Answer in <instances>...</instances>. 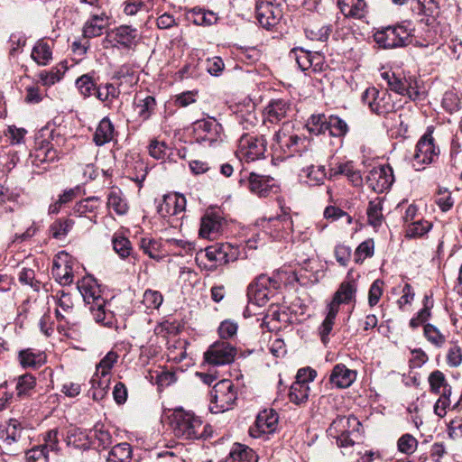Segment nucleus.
Here are the masks:
<instances>
[{"label": "nucleus", "mask_w": 462, "mask_h": 462, "mask_svg": "<svg viewBox=\"0 0 462 462\" xmlns=\"http://www.w3.org/2000/svg\"><path fill=\"white\" fill-rule=\"evenodd\" d=\"M428 221L417 220L407 225L406 236L409 238L420 237L430 229Z\"/></svg>", "instance_id": "nucleus-59"}, {"label": "nucleus", "mask_w": 462, "mask_h": 462, "mask_svg": "<svg viewBox=\"0 0 462 462\" xmlns=\"http://www.w3.org/2000/svg\"><path fill=\"white\" fill-rule=\"evenodd\" d=\"M418 440L409 433L403 434L397 441V448L401 453L411 455L415 452Z\"/></svg>", "instance_id": "nucleus-60"}, {"label": "nucleus", "mask_w": 462, "mask_h": 462, "mask_svg": "<svg viewBox=\"0 0 462 462\" xmlns=\"http://www.w3.org/2000/svg\"><path fill=\"white\" fill-rule=\"evenodd\" d=\"M119 88L111 83H106L104 86L97 87L96 97L102 102H111L120 96Z\"/></svg>", "instance_id": "nucleus-56"}, {"label": "nucleus", "mask_w": 462, "mask_h": 462, "mask_svg": "<svg viewBox=\"0 0 462 462\" xmlns=\"http://www.w3.org/2000/svg\"><path fill=\"white\" fill-rule=\"evenodd\" d=\"M281 3L271 0H257L255 4V17L259 23L266 29L274 26L282 17Z\"/></svg>", "instance_id": "nucleus-14"}, {"label": "nucleus", "mask_w": 462, "mask_h": 462, "mask_svg": "<svg viewBox=\"0 0 462 462\" xmlns=\"http://www.w3.org/2000/svg\"><path fill=\"white\" fill-rule=\"evenodd\" d=\"M35 386L36 378L32 374H24L20 375L16 383L17 396L20 398L30 396Z\"/></svg>", "instance_id": "nucleus-44"}, {"label": "nucleus", "mask_w": 462, "mask_h": 462, "mask_svg": "<svg viewBox=\"0 0 462 462\" xmlns=\"http://www.w3.org/2000/svg\"><path fill=\"white\" fill-rule=\"evenodd\" d=\"M367 179L374 191L383 192L393 183V169L389 165L374 168L370 171Z\"/></svg>", "instance_id": "nucleus-18"}, {"label": "nucleus", "mask_w": 462, "mask_h": 462, "mask_svg": "<svg viewBox=\"0 0 462 462\" xmlns=\"http://www.w3.org/2000/svg\"><path fill=\"white\" fill-rule=\"evenodd\" d=\"M101 200L98 197H88L79 202H78L74 208L73 211L75 214L79 216H83L88 213L95 212L97 208L100 206Z\"/></svg>", "instance_id": "nucleus-50"}, {"label": "nucleus", "mask_w": 462, "mask_h": 462, "mask_svg": "<svg viewBox=\"0 0 462 462\" xmlns=\"http://www.w3.org/2000/svg\"><path fill=\"white\" fill-rule=\"evenodd\" d=\"M75 84L80 95L85 98L92 95L96 96L97 89V83L89 74H84L78 78Z\"/></svg>", "instance_id": "nucleus-42"}, {"label": "nucleus", "mask_w": 462, "mask_h": 462, "mask_svg": "<svg viewBox=\"0 0 462 462\" xmlns=\"http://www.w3.org/2000/svg\"><path fill=\"white\" fill-rule=\"evenodd\" d=\"M113 249L121 259H126L132 255L133 247L130 240L125 236L114 235L112 239Z\"/></svg>", "instance_id": "nucleus-47"}, {"label": "nucleus", "mask_w": 462, "mask_h": 462, "mask_svg": "<svg viewBox=\"0 0 462 462\" xmlns=\"http://www.w3.org/2000/svg\"><path fill=\"white\" fill-rule=\"evenodd\" d=\"M348 125L341 117L331 115L328 117V131L334 137H344L348 132Z\"/></svg>", "instance_id": "nucleus-46"}, {"label": "nucleus", "mask_w": 462, "mask_h": 462, "mask_svg": "<svg viewBox=\"0 0 462 462\" xmlns=\"http://www.w3.org/2000/svg\"><path fill=\"white\" fill-rule=\"evenodd\" d=\"M337 5L346 17L361 19L367 12L365 0H337Z\"/></svg>", "instance_id": "nucleus-30"}, {"label": "nucleus", "mask_w": 462, "mask_h": 462, "mask_svg": "<svg viewBox=\"0 0 462 462\" xmlns=\"http://www.w3.org/2000/svg\"><path fill=\"white\" fill-rule=\"evenodd\" d=\"M149 154L156 160H174V152L164 141L153 139L148 146Z\"/></svg>", "instance_id": "nucleus-37"}, {"label": "nucleus", "mask_w": 462, "mask_h": 462, "mask_svg": "<svg viewBox=\"0 0 462 462\" xmlns=\"http://www.w3.org/2000/svg\"><path fill=\"white\" fill-rule=\"evenodd\" d=\"M267 141L263 134L244 133L238 139L236 156L245 162H252L264 158Z\"/></svg>", "instance_id": "nucleus-4"}, {"label": "nucleus", "mask_w": 462, "mask_h": 462, "mask_svg": "<svg viewBox=\"0 0 462 462\" xmlns=\"http://www.w3.org/2000/svg\"><path fill=\"white\" fill-rule=\"evenodd\" d=\"M109 25V16L106 13L91 14L85 22L82 35L86 39L98 37Z\"/></svg>", "instance_id": "nucleus-20"}, {"label": "nucleus", "mask_w": 462, "mask_h": 462, "mask_svg": "<svg viewBox=\"0 0 462 462\" xmlns=\"http://www.w3.org/2000/svg\"><path fill=\"white\" fill-rule=\"evenodd\" d=\"M172 428L176 437L195 439L202 435V421L191 411L178 409L173 413Z\"/></svg>", "instance_id": "nucleus-5"}, {"label": "nucleus", "mask_w": 462, "mask_h": 462, "mask_svg": "<svg viewBox=\"0 0 462 462\" xmlns=\"http://www.w3.org/2000/svg\"><path fill=\"white\" fill-rule=\"evenodd\" d=\"M349 420L350 419L346 417H337L331 422L328 430V434L336 439L337 444L340 448H349L355 445V440L350 438L349 431L341 429L345 428V422L349 423Z\"/></svg>", "instance_id": "nucleus-27"}, {"label": "nucleus", "mask_w": 462, "mask_h": 462, "mask_svg": "<svg viewBox=\"0 0 462 462\" xmlns=\"http://www.w3.org/2000/svg\"><path fill=\"white\" fill-rule=\"evenodd\" d=\"M224 219L216 213H206L200 219L199 235L202 238L216 239L221 233Z\"/></svg>", "instance_id": "nucleus-19"}, {"label": "nucleus", "mask_w": 462, "mask_h": 462, "mask_svg": "<svg viewBox=\"0 0 462 462\" xmlns=\"http://www.w3.org/2000/svg\"><path fill=\"white\" fill-rule=\"evenodd\" d=\"M210 411L221 413L231 410L237 399V392L230 380L217 382L211 391Z\"/></svg>", "instance_id": "nucleus-7"}, {"label": "nucleus", "mask_w": 462, "mask_h": 462, "mask_svg": "<svg viewBox=\"0 0 462 462\" xmlns=\"http://www.w3.org/2000/svg\"><path fill=\"white\" fill-rule=\"evenodd\" d=\"M107 207L112 208L117 215H125L128 210L125 199L122 197L119 189H112L107 195Z\"/></svg>", "instance_id": "nucleus-41"}, {"label": "nucleus", "mask_w": 462, "mask_h": 462, "mask_svg": "<svg viewBox=\"0 0 462 462\" xmlns=\"http://www.w3.org/2000/svg\"><path fill=\"white\" fill-rule=\"evenodd\" d=\"M18 361L24 369H35L42 366L46 362V356L40 350L26 348L19 351Z\"/></svg>", "instance_id": "nucleus-29"}, {"label": "nucleus", "mask_w": 462, "mask_h": 462, "mask_svg": "<svg viewBox=\"0 0 462 462\" xmlns=\"http://www.w3.org/2000/svg\"><path fill=\"white\" fill-rule=\"evenodd\" d=\"M44 444L40 446L49 453V451H59V431L58 429L48 430L43 437Z\"/></svg>", "instance_id": "nucleus-63"}, {"label": "nucleus", "mask_w": 462, "mask_h": 462, "mask_svg": "<svg viewBox=\"0 0 462 462\" xmlns=\"http://www.w3.org/2000/svg\"><path fill=\"white\" fill-rule=\"evenodd\" d=\"M197 141L200 143L213 144L221 142L223 137L222 125L213 117L199 120L194 125Z\"/></svg>", "instance_id": "nucleus-13"}, {"label": "nucleus", "mask_w": 462, "mask_h": 462, "mask_svg": "<svg viewBox=\"0 0 462 462\" xmlns=\"http://www.w3.org/2000/svg\"><path fill=\"white\" fill-rule=\"evenodd\" d=\"M74 222L71 219H58L50 226V232L56 239L64 238L72 228Z\"/></svg>", "instance_id": "nucleus-55"}, {"label": "nucleus", "mask_w": 462, "mask_h": 462, "mask_svg": "<svg viewBox=\"0 0 462 462\" xmlns=\"http://www.w3.org/2000/svg\"><path fill=\"white\" fill-rule=\"evenodd\" d=\"M361 98L363 103L378 116H386L395 109V104L387 90H378L374 87H370L364 91Z\"/></svg>", "instance_id": "nucleus-8"}, {"label": "nucleus", "mask_w": 462, "mask_h": 462, "mask_svg": "<svg viewBox=\"0 0 462 462\" xmlns=\"http://www.w3.org/2000/svg\"><path fill=\"white\" fill-rule=\"evenodd\" d=\"M237 350L230 342L218 340L204 353L205 361L213 365H225L234 362Z\"/></svg>", "instance_id": "nucleus-12"}, {"label": "nucleus", "mask_w": 462, "mask_h": 462, "mask_svg": "<svg viewBox=\"0 0 462 462\" xmlns=\"http://www.w3.org/2000/svg\"><path fill=\"white\" fill-rule=\"evenodd\" d=\"M423 334L427 340L437 347H441L446 342V337L432 324L424 325Z\"/></svg>", "instance_id": "nucleus-57"}, {"label": "nucleus", "mask_w": 462, "mask_h": 462, "mask_svg": "<svg viewBox=\"0 0 462 462\" xmlns=\"http://www.w3.org/2000/svg\"><path fill=\"white\" fill-rule=\"evenodd\" d=\"M367 221L368 224L374 227H379L383 224V199L376 197L369 201L367 209Z\"/></svg>", "instance_id": "nucleus-36"}, {"label": "nucleus", "mask_w": 462, "mask_h": 462, "mask_svg": "<svg viewBox=\"0 0 462 462\" xmlns=\"http://www.w3.org/2000/svg\"><path fill=\"white\" fill-rule=\"evenodd\" d=\"M88 433L77 427H70L67 430L65 441L68 446L77 448L88 449L90 446Z\"/></svg>", "instance_id": "nucleus-33"}, {"label": "nucleus", "mask_w": 462, "mask_h": 462, "mask_svg": "<svg viewBox=\"0 0 462 462\" xmlns=\"http://www.w3.org/2000/svg\"><path fill=\"white\" fill-rule=\"evenodd\" d=\"M115 128L107 117H104L98 124L93 136V141L98 146L109 143L113 139Z\"/></svg>", "instance_id": "nucleus-34"}, {"label": "nucleus", "mask_w": 462, "mask_h": 462, "mask_svg": "<svg viewBox=\"0 0 462 462\" xmlns=\"http://www.w3.org/2000/svg\"><path fill=\"white\" fill-rule=\"evenodd\" d=\"M163 302V296L159 291L147 289L143 295L142 304L146 310H158Z\"/></svg>", "instance_id": "nucleus-53"}, {"label": "nucleus", "mask_w": 462, "mask_h": 462, "mask_svg": "<svg viewBox=\"0 0 462 462\" xmlns=\"http://www.w3.org/2000/svg\"><path fill=\"white\" fill-rule=\"evenodd\" d=\"M32 58L41 66L49 64L52 60V51L49 43L44 40L38 41L32 49Z\"/></svg>", "instance_id": "nucleus-38"}, {"label": "nucleus", "mask_w": 462, "mask_h": 462, "mask_svg": "<svg viewBox=\"0 0 462 462\" xmlns=\"http://www.w3.org/2000/svg\"><path fill=\"white\" fill-rule=\"evenodd\" d=\"M305 143H309L306 138L287 132L284 129H280L273 136L272 149L274 152L281 153L285 158L292 157L296 154H299L300 157L303 155L312 157V152L306 148Z\"/></svg>", "instance_id": "nucleus-2"}, {"label": "nucleus", "mask_w": 462, "mask_h": 462, "mask_svg": "<svg viewBox=\"0 0 462 462\" xmlns=\"http://www.w3.org/2000/svg\"><path fill=\"white\" fill-rule=\"evenodd\" d=\"M412 30L405 24L383 27L374 33V40L382 49L402 48L411 42Z\"/></svg>", "instance_id": "nucleus-3"}, {"label": "nucleus", "mask_w": 462, "mask_h": 462, "mask_svg": "<svg viewBox=\"0 0 462 462\" xmlns=\"http://www.w3.org/2000/svg\"><path fill=\"white\" fill-rule=\"evenodd\" d=\"M356 379V371L346 367L344 364L336 365L329 375V382L337 388H347Z\"/></svg>", "instance_id": "nucleus-26"}, {"label": "nucleus", "mask_w": 462, "mask_h": 462, "mask_svg": "<svg viewBox=\"0 0 462 462\" xmlns=\"http://www.w3.org/2000/svg\"><path fill=\"white\" fill-rule=\"evenodd\" d=\"M230 457L234 461H256V454L254 451L242 444H236L230 451Z\"/></svg>", "instance_id": "nucleus-51"}, {"label": "nucleus", "mask_w": 462, "mask_h": 462, "mask_svg": "<svg viewBox=\"0 0 462 462\" xmlns=\"http://www.w3.org/2000/svg\"><path fill=\"white\" fill-rule=\"evenodd\" d=\"M309 393V384L295 381L290 388L289 399L291 402L300 405L307 402Z\"/></svg>", "instance_id": "nucleus-40"}, {"label": "nucleus", "mask_w": 462, "mask_h": 462, "mask_svg": "<svg viewBox=\"0 0 462 462\" xmlns=\"http://www.w3.org/2000/svg\"><path fill=\"white\" fill-rule=\"evenodd\" d=\"M292 112V104L285 98L272 99L264 108L263 122L276 124L290 116Z\"/></svg>", "instance_id": "nucleus-16"}, {"label": "nucleus", "mask_w": 462, "mask_h": 462, "mask_svg": "<svg viewBox=\"0 0 462 462\" xmlns=\"http://www.w3.org/2000/svg\"><path fill=\"white\" fill-rule=\"evenodd\" d=\"M69 255L67 253L59 254L53 260L51 273L60 284H69L73 281L71 267L68 264Z\"/></svg>", "instance_id": "nucleus-25"}, {"label": "nucleus", "mask_w": 462, "mask_h": 462, "mask_svg": "<svg viewBox=\"0 0 462 462\" xmlns=\"http://www.w3.org/2000/svg\"><path fill=\"white\" fill-rule=\"evenodd\" d=\"M356 283L354 280L344 281L335 292L331 302L328 305L339 311L341 304H347L356 300Z\"/></svg>", "instance_id": "nucleus-28"}, {"label": "nucleus", "mask_w": 462, "mask_h": 462, "mask_svg": "<svg viewBox=\"0 0 462 462\" xmlns=\"http://www.w3.org/2000/svg\"><path fill=\"white\" fill-rule=\"evenodd\" d=\"M239 255V247L230 243L215 244L206 248V257L211 263L209 269L233 263Z\"/></svg>", "instance_id": "nucleus-10"}, {"label": "nucleus", "mask_w": 462, "mask_h": 462, "mask_svg": "<svg viewBox=\"0 0 462 462\" xmlns=\"http://www.w3.org/2000/svg\"><path fill=\"white\" fill-rule=\"evenodd\" d=\"M237 323L230 319L222 321L218 327V334L222 340L231 339L237 333Z\"/></svg>", "instance_id": "nucleus-64"}, {"label": "nucleus", "mask_w": 462, "mask_h": 462, "mask_svg": "<svg viewBox=\"0 0 462 462\" xmlns=\"http://www.w3.org/2000/svg\"><path fill=\"white\" fill-rule=\"evenodd\" d=\"M117 353L109 351L97 365L96 371L97 372V375L101 374L104 377L108 376L114 365L117 362Z\"/></svg>", "instance_id": "nucleus-58"}, {"label": "nucleus", "mask_w": 462, "mask_h": 462, "mask_svg": "<svg viewBox=\"0 0 462 462\" xmlns=\"http://www.w3.org/2000/svg\"><path fill=\"white\" fill-rule=\"evenodd\" d=\"M278 424V415L273 410H263L255 420L254 425L250 428V435L260 438L263 434H270L275 431Z\"/></svg>", "instance_id": "nucleus-15"}, {"label": "nucleus", "mask_w": 462, "mask_h": 462, "mask_svg": "<svg viewBox=\"0 0 462 462\" xmlns=\"http://www.w3.org/2000/svg\"><path fill=\"white\" fill-rule=\"evenodd\" d=\"M187 18L196 25L210 26L217 23L218 16L212 11L194 7L187 13Z\"/></svg>", "instance_id": "nucleus-32"}, {"label": "nucleus", "mask_w": 462, "mask_h": 462, "mask_svg": "<svg viewBox=\"0 0 462 462\" xmlns=\"http://www.w3.org/2000/svg\"><path fill=\"white\" fill-rule=\"evenodd\" d=\"M301 178H305V182L310 186H319L323 184L327 178L324 166L310 165L301 170Z\"/></svg>", "instance_id": "nucleus-35"}, {"label": "nucleus", "mask_w": 462, "mask_h": 462, "mask_svg": "<svg viewBox=\"0 0 462 462\" xmlns=\"http://www.w3.org/2000/svg\"><path fill=\"white\" fill-rule=\"evenodd\" d=\"M248 188L259 197H267L277 187L273 178L251 172L248 177Z\"/></svg>", "instance_id": "nucleus-21"}, {"label": "nucleus", "mask_w": 462, "mask_h": 462, "mask_svg": "<svg viewBox=\"0 0 462 462\" xmlns=\"http://www.w3.org/2000/svg\"><path fill=\"white\" fill-rule=\"evenodd\" d=\"M271 235L276 239H286L293 231L292 219L288 213H282L269 219Z\"/></svg>", "instance_id": "nucleus-23"}, {"label": "nucleus", "mask_w": 462, "mask_h": 462, "mask_svg": "<svg viewBox=\"0 0 462 462\" xmlns=\"http://www.w3.org/2000/svg\"><path fill=\"white\" fill-rule=\"evenodd\" d=\"M134 106L139 118L146 121L155 109L156 100L152 96L139 93L135 95Z\"/></svg>", "instance_id": "nucleus-31"}, {"label": "nucleus", "mask_w": 462, "mask_h": 462, "mask_svg": "<svg viewBox=\"0 0 462 462\" xmlns=\"http://www.w3.org/2000/svg\"><path fill=\"white\" fill-rule=\"evenodd\" d=\"M337 313L338 310L333 309V307L328 306L327 315L319 328L320 338L324 344H327L328 342V336L333 328Z\"/></svg>", "instance_id": "nucleus-43"}, {"label": "nucleus", "mask_w": 462, "mask_h": 462, "mask_svg": "<svg viewBox=\"0 0 462 462\" xmlns=\"http://www.w3.org/2000/svg\"><path fill=\"white\" fill-rule=\"evenodd\" d=\"M138 245L140 249L151 259L157 261L161 259L160 255L158 254L161 248V243L158 240L150 236H145L139 240Z\"/></svg>", "instance_id": "nucleus-48"}, {"label": "nucleus", "mask_w": 462, "mask_h": 462, "mask_svg": "<svg viewBox=\"0 0 462 462\" xmlns=\"http://www.w3.org/2000/svg\"><path fill=\"white\" fill-rule=\"evenodd\" d=\"M310 134L319 135L328 131V117L324 114L312 115L306 123Z\"/></svg>", "instance_id": "nucleus-45"}, {"label": "nucleus", "mask_w": 462, "mask_h": 462, "mask_svg": "<svg viewBox=\"0 0 462 462\" xmlns=\"http://www.w3.org/2000/svg\"><path fill=\"white\" fill-rule=\"evenodd\" d=\"M109 382V375L106 377H104L101 374L97 375V372L96 371L95 374L92 376L90 380V383L92 385V388L94 389V399H101L104 397V395L106 394V390L108 388Z\"/></svg>", "instance_id": "nucleus-54"}, {"label": "nucleus", "mask_w": 462, "mask_h": 462, "mask_svg": "<svg viewBox=\"0 0 462 462\" xmlns=\"http://www.w3.org/2000/svg\"><path fill=\"white\" fill-rule=\"evenodd\" d=\"M439 154V149L435 145L432 135L426 133L416 144L413 167L416 171H420L425 165L434 162Z\"/></svg>", "instance_id": "nucleus-11"}, {"label": "nucleus", "mask_w": 462, "mask_h": 462, "mask_svg": "<svg viewBox=\"0 0 462 462\" xmlns=\"http://www.w3.org/2000/svg\"><path fill=\"white\" fill-rule=\"evenodd\" d=\"M78 289L84 301L89 305V310L97 323L104 327L113 328L116 319L107 306L109 303L102 297L99 286L90 276L84 277L78 282Z\"/></svg>", "instance_id": "nucleus-1"}, {"label": "nucleus", "mask_w": 462, "mask_h": 462, "mask_svg": "<svg viewBox=\"0 0 462 462\" xmlns=\"http://www.w3.org/2000/svg\"><path fill=\"white\" fill-rule=\"evenodd\" d=\"M439 4L435 0H419L413 7V11L419 15L434 18L439 14Z\"/></svg>", "instance_id": "nucleus-49"}, {"label": "nucleus", "mask_w": 462, "mask_h": 462, "mask_svg": "<svg viewBox=\"0 0 462 462\" xmlns=\"http://www.w3.org/2000/svg\"><path fill=\"white\" fill-rule=\"evenodd\" d=\"M382 78L386 81L392 91L401 96H406L411 100H417L420 97L418 80L415 77H405L394 72L385 71L382 73Z\"/></svg>", "instance_id": "nucleus-9"}, {"label": "nucleus", "mask_w": 462, "mask_h": 462, "mask_svg": "<svg viewBox=\"0 0 462 462\" xmlns=\"http://www.w3.org/2000/svg\"><path fill=\"white\" fill-rule=\"evenodd\" d=\"M23 429L21 421L16 419H10L5 430L0 431V439L6 448L5 453L14 455L15 450L12 448V445L20 440Z\"/></svg>", "instance_id": "nucleus-24"}, {"label": "nucleus", "mask_w": 462, "mask_h": 462, "mask_svg": "<svg viewBox=\"0 0 462 462\" xmlns=\"http://www.w3.org/2000/svg\"><path fill=\"white\" fill-rule=\"evenodd\" d=\"M280 287V282L265 274H260L247 288V297L250 303L264 306Z\"/></svg>", "instance_id": "nucleus-6"}, {"label": "nucleus", "mask_w": 462, "mask_h": 462, "mask_svg": "<svg viewBox=\"0 0 462 462\" xmlns=\"http://www.w3.org/2000/svg\"><path fill=\"white\" fill-rule=\"evenodd\" d=\"M112 38V41L116 42V44L131 49L135 46L138 42V32L135 28L129 25H121L112 30L108 34L107 38Z\"/></svg>", "instance_id": "nucleus-22"}, {"label": "nucleus", "mask_w": 462, "mask_h": 462, "mask_svg": "<svg viewBox=\"0 0 462 462\" xmlns=\"http://www.w3.org/2000/svg\"><path fill=\"white\" fill-rule=\"evenodd\" d=\"M186 199L179 193H170L163 196L157 206V212L162 217L176 216L186 208Z\"/></svg>", "instance_id": "nucleus-17"}, {"label": "nucleus", "mask_w": 462, "mask_h": 462, "mask_svg": "<svg viewBox=\"0 0 462 462\" xmlns=\"http://www.w3.org/2000/svg\"><path fill=\"white\" fill-rule=\"evenodd\" d=\"M332 32L331 24H325L320 27L306 29V35L312 41L326 42Z\"/></svg>", "instance_id": "nucleus-61"}, {"label": "nucleus", "mask_w": 462, "mask_h": 462, "mask_svg": "<svg viewBox=\"0 0 462 462\" xmlns=\"http://www.w3.org/2000/svg\"><path fill=\"white\" fill-rule=\"evenodd\" d=\"M374 243L373 239H367L362 242L354 253V261L356 263L361 264L366 258L374 255Z\"/></svg>", "instance_id": "nucleus-52"}, {"label": "nucleus", "mask_w": 462, "mask_h": 462, "mask_svg": "<svg viewBox=\"0 0 462 462\" xmlns=\"http://www.w3.org/2000/svg\"><path fill=\"white\" fill-rule=\"evenodd\" d=\"M308 64H310V66L308 67V70L305 72H308L309 75L312 72H321L327 68L325 58L319 51H310V57Z\"/></svg>", "instance_id": "nucleus-62"}, {"label": "nucleus", "mask_w": 462, "mask_h": 462, "mask_svg": "<svg viewBox=\"0 0 462 462\" xmlns=\"http://www.w3.org/2000/svg\"><path fill=\"white\" fill-rule=\"evenodd\" d=\"M131 446L124 442L116 444L111 448L107 455L106 462H131Z\"/></svg>", "instance_id": "nucleus-39"}]
</instances>
